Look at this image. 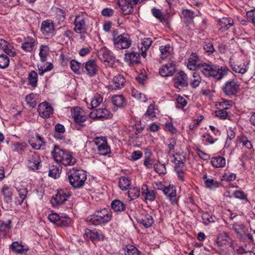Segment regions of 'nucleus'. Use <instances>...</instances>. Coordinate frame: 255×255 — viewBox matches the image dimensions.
<instances>
[{
    "instance_id": "obj_1",
    "label": "nucleus",
    "mask_w": 255,
    "mask_h": 255,
    "mask_svg": "<svg viewBox=\"0 0 255 255\" xmlns=\"http://www.w3.org/2000/svg\"><path fill=\"white\" fill-rule=\"evenodd\" d=\"M190 70L199 69L207 77H212L216 80H221L227 75L230 70L227 66L212 64L210 63L200 62L197 55L192 53L187 64Z\"/></svg>"
},
{
    "instance_id": "obj_2",
    "label": "nucleus",
    "mask_w": 255,
    "mask_h": 255,
    "mask_svg": "<svg viewBox=\"0 0 255 255\" xmlns=\"http://www.w3.org/2000/svg\"><path fill=\"white\" fill-rule=\"evenodd\" d=\"M67 175L70 185L75 189L82 187L87 179L85 171L75 167L70 169Z\"/></svg>"
},
{
    "instance_id": "obj_3",
    "label": "nucleus",
    "mask_w": 255,
    "mask_h": 255,
    "mask_svg": "<svg viewBox=\"0 0 255 255\" xmlns=\"http://www.w3.org/2000/svg\"><path fill=\"white\" fill-rule=\"evenodd\" d=\"M51 154L55 161L64 166H72L76 162V159L72 155V153L61 149L57 145L54 146Z\"/></svg>"
},
{
    "instance_id": "obj_4",
    "label": "nucleus",
    "mask_w": 255,
    "mask_h": 255,
    "mask_svg": "<svg viewBox=\"0 0 255 255\" xmlns=\"http://www.w3.org/2000/svg\"><path fill=\"white\" fill-rule=\"evenodd\" d=\"M112 218V213L108 209L103 208L96 210L87 221L94 225H105L109 222Z\"/></svg>"
},
{
    "instance_id": "obj_5",
    "label": "nucleus",
    "mask_w": 255,
    "mask_h": 255,
    "mask_svg": "<svg viewBox=\"0 0 255 255\" xmlns=\"http://www.w3.org/2000/svg\"><path fill=\"white\" fill-rule=\"evenodd\" d=\"M74 31L80 34V38L85 40L89 24L87 17L83 13L76 15L74 21Z\"/></svg>"
},
{
    "instance_id": "obj_6",
    "label": "nucleus",
    "mask_w": 255,
    "mask_h": 255,
    "mask_svg": "<svg viewBox=\"0 0 255 255\" xmlns=\"http://www.w3.org/2000/svg\"><path fill=\"white\" fill-rule=\"evenodd\" d=\"M113 43L116 49L121 50L129 48L131 46V40L128 34L124 33L114 38Z\"/></svg>"
},
{
    "instance_id": "obj_7",
    "label": "nucleus",
    "mask_w": 255,
    "mask_h": 255,
    "mask_svg": "<svg viewBox=\"0 0 255 255\" xmlns=\"http://www.w3.org/2000/svg\"><path fill=\"white\" fill-rule=\"evenodd\" d=\"M71 112L72 116L76 124V128L80 129V127L85 126L84 122L88 118V116L86 115L85 111L79 107L74 108Z\"/></svg>"
},
{
    "instance_id": "obj_8",
    "label": "nucleus",
    "mask_w": 255,
    "mask_h": 255,
    "mask_svg": "<svg viewBox=\"0 0 255 255\" xmlns=\"http://www.w3.org/2000/svg\"><path fill=\"white\" fill-rule=\"evenodd\" d=\"M239 89L240 84L234 79L227 81L223 87L224 93L230 97L235 96Z\"/></svg>"
},
{
    "instance_id": "obj_9",
    "label": "nucleus",
    "mask_w": 255,
    "mask_h": 255,
    "mask_svg": "<svg viewBox=\"0 0 255 255\" xmlns=\"http://www.w3.org/2000/svg\"><path fill=\"white\" fill-rule=\"evenodd\" d=\"M93 142L97 146L99 154L106 155L111 152L110 148L107 144L105 137H97L94 139Z\"/></svg>"
},
{
    "instance_id": "obj_10",
    "label": "nucleus",
    "mask_w": 255,
    "mask_h": 255,
    "mask_svg": "<svg viewBox=\"0 0 255 255\" xmlns=\"http://www.w3.org/2000/svg\"><path fill=\"white\" fill-rule=\"evenodd\" d=\"M49 220L59 227H67L71 223V219L67 216H60L56 213H51L48 216Z\"/></svg>"
},
{
    "instance_id": "obj_11",
    "label": "nucleus",
    "mask_w": 255,
    "mask_h": 255,
    "mask_svg": "<svg viewBox=\"0 0 255 255\" xmlns=\"http://www.w3.org/2000/svg\"><path fill=\"white\" fill-rule=\"evenodd\" d=\"M99 59L108 64H113L115 62V57L111 50L106 47H102L97 51Z\"/></svg>"
},
{
    "instance_id": "obj_12",
    "label": "nucleus",
    "mask_w": 255,
    "mask_h": 255,
    "mask_svg": "<svg viewBox=\"0 0 255 255\" xmlns=\"http://www.w3.org/2000/svg\"><path fill=\"white\" fill-rule=\"evenodd\" d=\"M70 196V195L66 192L61 190L58 191L57 194L52 197L51 203L53 207H58L64 204Z\"/></svg>"
},
{
    "instance_id": "obj_13",
    "label": "nucleus",
    "mask_w": 255,
    "mask_h": 255,
    "mask_svg": "<svg viewBox=\"0 0 255 255\" xmlns=\"http://www.w3.org/2000/svg\"><path fill=\"white\" fill-rule=\"evenodd\" d=\"M41 160L39 155L35 152L30 151L27 159V165L29 168L35 170L39 168Z\"/></svg>"
},
{
    "instance_id": "obj_14",
    "label": "nucleus",
    "mask_w": 255,
    "mask_h": 255,
    "mask_svg": "<svg viewBox=\"0 0 255 255\" xmlns=\"http://www.w3.org/2000/svg\"><path fill=\"white\" fill-rule=\"evenodd\" d=\"M118 4L120 7L121 12L125 15L129 14L133 11V3L131 0H118Z\"/></svg>"
},
{
    "instance_id": "obj_15",
    "label": "nucleus",
    "mask_w": 255,
    "mask_h": 255,
    "mask_svg": "<svg viewBox=\"0 0 255 255\" xmlns=\"http://www.w3.org/2000/svg\"><path fill=\"white\" fill-rule=\"evenodd\" d=\"M124 59L128 65L138 64L140 62V54L134 51L133 48H132L125 54Z\"/></svg>"
},
{
    "instance_id": "obj_16",
    "label": "nucleus",
    "mask_w": 255,
    "mask_h": 255,
    "mask_svg": "<svg viewBox=\"0 0 255 255\" xmlns=\"http://www.w3.org/2000/svg\"><path fill=\"white\" fill-rule=\"evenodd\" d=\"M176 71V64L174 62H169L162 65L159 70V73L162 77L172 76Z\"/></svg>"
},
{
    "instance_id": "obj_17",
    "label": "nucleus",
    "mask_w": 255,
    "mask_h": 255,
    "mask_svg": "<svg viewBox=\"0 0 255 255\" xmlns=\"http://www.w3.org/2000/svg\"><path fill=\"white\" fill-rule=\"evenodd\" d=\"M41 30L42 33L47 36L52 37L55 34L53 21L47 19L42 22L41 26Z\"/></svg>"
},
{
    "instance_id": "obj_18",
    "label": "nucleus",
    "mask_w": 255,
    "mask_h": 255,
    "mask_svg": "<svg viewBox=\"0 0 255 255\" xmlns=\"http://www.w3.org/2000/svg\"><path fill=\"white\" fill-rule=\"evenodd\" d=\"M90 117L93 119L103 120L110 117V111L106 108H99L94 110L90 114Z\"/></svg>"
},
{
    "instance_id": "obj_19",
    "label": "nucleus",
    "mask_w": 255,
    "mask_h": 255,
    "mask_svg": "<svg viewBox=\"0 0 255 255\" xmlns=\"http://www.w3.org/2000/svg\"><path fill=\"white\" fill-rule=\"evenodd\" d=\"M39 115L44 119H47L53 114V109L46 102L40 104L37 110Z\"/></svg>"
},
{
    "instance_id": "obj_20",
    "label": "nucleus",
    "mask_w": 255,
    "mask_h": 255,
    "mask_svg": "<svg viewBox=\"0 0 255 255\" xmlns=\"http://www.w3.org/2000/svg\"><path fill=\"white\" fill-rule=\"evenodd\" d=\"M126 80L121 74L115 76L110 83L109 87L112 90H119L122 88L125 84Z\"/></svg>"
},
{
    "instance_id": "obj_21",
    "label": "nucleus",
    "mask_w": 255,
    "mask_h": 255,
    "mask_svg": "<svg viewBox=\"0 0 255 255\" xmlns=\"http://www.w3.org/2000/svg\"><path fill=\"white\" fill-rule=\"evenodd\" d=\"M174 81L176 86L180 87H185L188 86V78L187 75L182 71L178 72L174 78Z\"/></svg>"
},
{
    "instance_id": "obj_22",
    "label": "nucleus",
    "mask_w": 255,
    "mask_h": 255,
    "mask_svg": "<svg viewBox=\"0 0 255 255\" xmlns=\"http://www.w3.org/2000/svg\"><path fill=\"white\" fill-rule=\"evenodd\" d=\"M36 44V40L34 38L28 36L24 38L21 47L25 52H30L33 50Z\"/></svg>"
},
{
    "instance_id": "obj_23",
    "label": "nucleus",
    "mask_w": 255,
    "mask_h": 255,
    "mask_svg": "<svg viewBox=\"0 0 255 255\" xmlns=\"http://www.w3.org/2000/svg\"><path fill=\"white\" fill-rule=\"evenodd\" d=\"M163 193L170 200L171 204H174L177 202L176 190L174 186L169 185L163 189Z\"/></svg>"
},
{
    "instance_id": "obj_24",
    "label": "nucleus",
    "mask_w": 255,
    "mask_h": 255,
    "mask_svg": "<svg viewBox=\"0 0 255 255\" xmlns=\"http://www.w3.org/2000/svg\"><path fill=\"white\" fill-rule=\"evenodd\" d=\"M85 68L87 74L90 76H93L97 74L98 67L96 62L94 60L91 59L86 62Z\"/></svg>"
},
{
    "instance_id": "obj_25",
    "label": "nucleus",
    "mask_w": 255,
    "mask_h": 255,
    "mask_svg": "<svg viewBox=\"0 0 255 255\" xmlns=\"http://www.w3.org/2000/svg\"><path fill=\"white\" fill-rule=\"evenodd\" d=\"M11 221L0 220V237L4 238L11 229Z\"/></svg>"
},
{
    "instance_id": "obj_26",
    "label": "nucleus",
    "mask_w": 255,
    "mask_h": 255,
    "mask_svg": "<svg viewBox=\"0 0 255 255\" xmlns=\"http://www.w3.org/2000/svg\"><path fill=\"white\" fill-rule=\"evenodd\" d=\"M219 29L222 31L228 30L234 24V20L229 17H224L218 21Z\"/></svg>"
},
{
    "instance_id": "obj_27",
    "label": "nucleus",
    "mask_w": 255,
    "mask_h": 255,
    "mask_svg": "<svg viewBox=\"0 0 255 255\" xmlns=\"http://www.w3.org/2000/svg\"><path fill=\"white\" fill-rule=\"evenodd\" d=\"M137 221L139 223L143 225V226L146 228L150 227L153 223L152 216L147 214L142 215L140 217L138 218Z\"/></svg>"
},
{
    "instance_id": "obj_28",
    "label": "nucleus",
    "mask_w": 255,
    "mask_h": 255,
    "mask_svg": "<svg viewBox=\"0 0 255 255\" xmlns=\"http://www.w3.org/2000/svg\"><path fill=\"white\" fill-rule=\"evenodd\" d=\"M11 250L18 254H22L26 252L28 248L26 246L22 245L18 242H14L10 245Z\"/></svg>"
},
{
    "instance_id": "obj_29",
    "label": "nucleus",
    "mask_w": 255,
    "mask_h": 255,
    "mask_svg": "<svg viewBox=\"0 0 255 255\" xmlns=\"http://www.w3.org/2000/svg\"><path fill=\"white\" fill-rule=\"evenodd\" d=\"M203 179L204 180L205 187L210 190L214 189L219 186L218 181L214 180L211 177L208 178L207 174L203 175Z\"/></svg>"
},
{
    "instance_id": "obj_30",
    "label": "nucleus",
    "mask_w": 255,
    "mask_h": 255,
    "mask_svg": "<svg viewBox=\"0 0 255 255\" xmlns=\"http://www.w3.org/2000/svg\"><path fill=\"white\" fill-rule=\"evenodd\" d=\"M232 229L240 239L244 236V233L247 230L245 226L243 224L239 222L233 224Z\"/></svg>"
},
{
    "instance_id": "obj_31",
    "label": "nucleus",
    "mask_w": 255,
    "mask_h": 255,
    "mask_svg": "<svg viewBox=\"0 0 255 255\" xmlns=\"http://www.w3.org/2000/svg\"><path fill=\"white\" fill-rule=\"evenodd\" d=\"M87 236L92 240L97 239L98 240H102L104 238V235L100 231H97L96 230H91L87 229L85 232Z\"/></svg>"
},
{
    "instance_id": "obj_32",
    "label": "nucleus",
    "mask_w": 255,
    "mask_h": 255,
    "mask_svg": "<svg viewBox=\"0 0 255 255\" xmlns=\"http://www.w3.org/2000/svg\"><path fill=\"white\" fill-rule=\"evenodd\" d=\"M111 102L117 107L121 108L126 105L125 98L122 95H114L111 99Z\"/></svg>"
},
{
    "instance_id": "obj_33",
    "label": "nucleus",
    "mask_w": 255,
    "mask_h": 255,
    "mask_svg": "<svg viewBox=\"0 0 255 255\" xmlns=\"http://www.w3.org/2000/svg\"><path fill=\"white\" fill-rule=\"evenodd\" d=\"M28 85L33 88H35L37 86L38 74L34 70L30 71L27 77Z\"/></svg>"
},
{
    "instance_id": "obj_34",
    "label": "nucleus",
    "mask_w": 255,
    "mask_h": 255,
    "mask_svg": "<svg viewBox=\"0 0 255 255\" xmlns=\"http://www.w3.org/2000/svg\"><path fill=\"white\" fill-rule=\"evenodd\" d=\"M142 195L145 200L153 201L155 198V192L153 190H150L146 185H144L142 188Z\"/></svg>"
},
{
    "instance_id": "obj_35",
    "label": "nucleus",
    "mask_w": 255,
    "mask_h": 255,
    "mask_svg": "<svg viewBox=\"0 0 255 255\" xmlns=\"http://www.w3.org/2000/svg\"><path fill=\"white\" fill-rule=\"evenodd\" d=\"M1 192L3 196L4 201L7 203H11L12 195V189L7 186H4L1 189Z\"/></svg>"
},
{
    "instance_id": "obj_36",
    "label": "nucleus",
    "mask_w": 255,
    "mask_h": 255,
    "mask_svg": "<svg viewBox=\"0 0 255 255\" xmlns=\"http://www.w3.org/2000/svg\"><path fill=\"white\" fill-rule=\"evenodd\" d=\"M211 163L214 167H223L226 164V159L224 157L222 156H215L212 157L211 159Z\"/></svg>"
},
{
    "instance_id": "obj_37",
    "label": "nucleus",
    "mask_w": 255,
    "mask_h": 255,
    "mask_svg": "<svg viewBox=\"0 0 255 255\" xmlns=\"http://www.w3.org/2000/svg\"><path fill=\"white\" fill-rule=\"evenodd\" d=\"M111 207L115 212H121L125 210L126 205L119 200H115L111 203Z\"/></svg>"
},
{
    "instance_id": "obj_38",
    "label": "nucleus",
    "mask_w": 255,
    "mask_h": 255,
    "mask_svg": "<svg viewBox=\"0 0 255 255\" xmlns=\"http://www.w3.org/2000/svg\"><path fill=\"white\" fill-rule=\"evenodd\" d=\"M172 48L170 44L162 45L160 46L159 50L161 52L160 58L162 60H164L171 55V50Z\"/></svg>"
},
{
    "instance_id": "obj_39",
    "label": "nucleus",
    "mask_w": 255,
    "mask_h": 255,
    "mask_svg": "<svg viewBox=\"0 0 255 255\" xmlns=\"http://www.w3.org/2000/svg\"><path fill=\"white\" fill-rule=\"evenodd\" d=\"M17 191L18 193L19 199H15V203L17 205H21L24 199H25L27 194V190L25 188L21 189H18L16 188Z\"/></svg>"
},
{
    "instance_id": "obj_40",
    "label": "nucleus",
    "mask_w": 255,
    "mask_h": 255,
    "mask_svg": "<svg viewBox=\"0 0 255 255\" xmlns=\"http://www.w3.org/2000/svg\"><path fill=\"white\" fill-rule=\"evenodd\" d=\"M230 240L228 234L226 232H223L219 234L217 240V243L219 246H222Z\"/></svg>"
},
{
    "instance_id": "obj_41",
    "label": "nucleus",
    "mask_w": 255,
    "mask_h": 255,
    "mask_svg": "<svg viewBox=\"0 0 255 255\" xmlns=\"http://www.w3.org/2000/svg\"><path fill=\"white\" fill-rule=\"evenodd\" d=\"M7 42L5 40L1 39L0 47L1 48L4 52L10 56L13 57L16 55L15 52L10 49L7 46Z\"/></svg>"
},
{
    "instance_id": "obj_42",
    "label": "nucleus",
    "mask_w": 255,
    "mask_h": 255,
    "mask_svg": "<svg viewBox=\"0 0 255 255\" xmlns=\"http://www.w3.org/2000/svg\"><path fill=\"white\" fill-rule=\"evenodd\" d=\"M166 144L168 147V154H172V155H174V153L175 152V147L176 144V139L174 138H169L166 141Z\"/></svg>"
},
{
    "instance_id": "obj_43",
    "label": "nucleus",
    "mask_w": 255,
    "mask_h": 255,
    "mask_svg": "<svg viewBox=\"0 0 255 255\" xmlns=\"http://www.w3.org/2000/svg\"><path fill=\"white\" fill-rule=\"evenodd\" d=\"M152 42V40L150 38H145L142 40L141 47V55L145 58L146 57V51L148 49Z\"/></svg>"
},
{
    "instance_id": "obj_44",
    "label": "nucleus",
    "mask_w": 255,
    "mask_h": 255,
    "mask_svg": "<svg viewBox=\"0 0 255 255\" xmlns=\"http://www.w3.org/2000/svg\"><path fill=\"white\" fill-rule=\"evenodd\" d=\"M130 185V181L126 176H122L119 181V186L122 190H126Z\"/></svg>"
},
{
    "instance_id": "obj_45",
    "label": "nucleus",
    "mask_w": 255,
    "mask_h": 255,
    "mask_svg": "<svg viewBox=\"0 0 255 255\" xmlns=\"http://www.w3.org/2000/svg\"><path fill=\"white\" fill-rule=\"evenodd\" d=\"M83 65L81 63L75 60H72L70 63V67L71 70L76 74H79L81 73L80 69Z\"/></svg>"
},
{
    "instance_id": "obj_46",
    "label": "nucleus",
    "mask_w": 255,
    "mask_h": 255,
    "mask_svg": "<svg viewBox=\"0 0 255 255\" xmlns=\"http://www.w3.org/2000/svg\"><path fill=\"white\" fill-rule=\"evenodd\" d=\"M103 101V98L101 96V95L96 94L94 97L93 98L92 100L91 101V108L89 107V108L94 109L95 108L97 107L101 103H102Z\"/></svg>"
},
{
    "instance_id": "obj_47",
    "label": "nucleus",
    "mask_w": 255,
    "mask_h": 255,
    "mask_svg": "<svg viewBox=\"0 0 255 255\" xmlns=\"http://www.w3.org/2000/svg\"><path fill=\"white\" fill-rule=\"evenodd\" d=\"M49 53V47L47 45H42L40 47L39 56L41 60L44 62L46 60V57Z\"/></svg>"
},
{
    "instance_id": "obj_48",
    "label": "nucleus",
    "mask_w": 255,
    "mask_h": 255,
    "mask_svg": "<svg viewBox=\"0 0 255 255\" xmlns=\"http://www.w3.org/2000/svg\"><path fill=\"white\" fill-rule=\"evenodd\" d=\"M230 64L231 68L235 72L243 74L247 72L246 66L245 65L243 66L238 65L236 64H232L231 59H230Z\"/></svg>"
},
{
    "instance_id": "obj_49",
    "label": "nucleus",
    "mask_w": 255,
    "mask_h": 255,
    "mask_svg": "<svg viewBox=\"0 0 255 255\" xmlns=\"http://www.w3.org/2000/svg\"><path fill=\"white\" fill-rule=\"evenodd\" d=\"M144 117L146 119L152 120L155 117V113L154 112V106L150 104L147 108L146 112L144 115Z\"/></svg>"
},
{
    "instance_id": "obj_50",
    "label": "nucleus",
    "mask_w": 255,
    "mask_h": 255,
    "mask_svg": "<svg viewBox=\"0 0 255 255\" xmlns=\"http://www.w3.org/2000/svg\"><path fill=\"white\" fill-rule=\"evenodd\" d=\"M182 14L183 18L189 22H191L195 17L194 12L187 9L183 10Z\"/></svg>"
},
{
    "instance_id": "obj_51",
    "label": "nucleus",
    "mask_w": 255,
    "mask_h": 255,
    "mask_svg": "<svg viewBox=\"0 0 255 255\" xmlns=\"http://www.w3.org/2000/svg\"><path fill=\"white\" fill-rule=\"evenodd\" d=\"M201 81V77L200 75L194 72L192 75V78L191 79L190 84L194 87H198Z\"/></svg>"
},
{
    "instance_id": "obj_52",
    "label": "nucleus",
    "mask_w": 255,
    "mask_h": 255,
    "mask_svg": "<svg viewBox=\"0 0 255 255\" xmlns=\"http://www.w3.org/2000/svg\"><path fill=\"white\" fill-rule=\"evenodd\" d=\"M9 59L4 54H0V68L4 69L9 66Z\"/></svg>"
},
{
    "instance_id": "obj_53",
    "label": "nucleus",
    "mask_w": 255,
    "mask_h": 255,
    "mask_svg": "<svg viewBox=\"0 0 255 255\" xmlns=\"http://www.w3.org/2000/svg\"><path fill=\"white\" fill-rule=\"evenodd\" d=\"M53 68V65L51 63H47L43 66L38 67L39 74L43 76L44 73L51 71Z\"/></svg>"
},
{
    "instance_id": "obj_54",
    "label": "nucleus",
    "mask_w": 255,
    "mask_h": 255,
    "mask_svg": "<svg viewBox=\"0 0 255 255\" xmlns=\"http://www.w3.org/2000/svg\"><path fill=\"white\" fill-rule=\"evenodd\" d=\"M251 249L252 248L250 245L245 244L239 246L238 249H236V251L240 254L246 255L250 250H251Z\"/></svg>"
},
{
    "instance_id": "obj_55",
    "label": "nucleus",
    "mask_w": 255,
    "mask_h": 255,
    "mask_svg": "<svg viewBox=\"0 0 255 255\" xmlns=\"http://www.w3.org/2000/svg\"><path fill=\"white\" fill-rule=\"evenodd\" d=\"M139 188L137 187L130 188L128 191V197L131 199H134L137 198L139 195Z\"/></svg>"
},
{
    "instance_id": "obj_56",
    "label": "nucleus",
    "mask_w": 255,
    "mask_h": 255,
    "mask_svg": "<svg viewBox=\"0 0 255 255\" xmlns=\"http://www.w3.org/2000/svg\"><path fill=\"white\" fill-rule=\"evenodd\" d=\"M125 255H139L138 250L134 246L129 245L126 247Z\"/></svg>"
},
{
    "instance_id": "obj_57",
    "label": "nucleus",
    "mask_w": 255,
    "mask_h": 255,
    "mask_svg": "<svg viewBox=\"0 0 255 255\" xmlns=\"http://www.w3.org/2000/svg\"><path fill=\"white\" fill-rule=\"evenodd\" d=\"M25 102L30 107L34 108L36 103L35 100V95L33 93H30L25 97Z\"/></svg>"
},
{
    "instance_id": "obj_58",
    "label": "nucleus",
    "mask_w": 255,
    "mask_h": 255,
    "mask_svg": "<svg viewBox=\"0 0 255 255\" xmlns=\"http://www.w3.org/2000/svg\"><path fill=\"white\" fill-rule=\"evenodd\" d=\"M203 48L205 52L209 54L213 53L215 51V49L212 43L210 40H206L204 42Z\"/></svg>"
},
{
    "instance_id": "obj_59",
    "label": "nucleus",
    "mask_w": 255,
    "mask_h": 255,
    "mask_svg": "<svg viewBox=\"0 0 255 255\" xmlns=\"http://www.w3.org/2000/svg\"><path fill=\"white\" fill-rule=\"evenodd\" d=\"M153 168L156 172L159 174H164L166 173V167L164 164H154Z\"/></svg>"
},
{
    "instance_id": "obj_60",
    "label": "nucleus",
    "mask_w": 255,
    "mask_h": 255,
    "mask_svg": "<svg viewBox=\"0 0 255 255\" xmlns=\"http://www.w3.org/2000/svg\"><path fill=\"white\" fill-rule=\"evenodd\" d=\"M223 109L216 111L215 112L216 116L220 118L221 119L225 120L228 116L227 110L229 109V107L223 106Z\"/></svg>"
},
{
    "instance_id": "obj_61",
    "label": "nucleus",
    "mask_w": 255,
    "mask_h": 255,
    "mask_svg": "<svg viewBox=\"0 0 255 255\" xmlns=\"http://www.w3.org/2000/svg\"><path fill=\"white\" fill-rule=\"evenodd\" d=\"M61 171V166L60 164L58 165V166L53 167V168L50 169L49 171V176L56 178L57 177L59 176V174Z\"/></svg>"
},
{
    "instance_id": "obj_62",
    "label": "nucleus",
    "mask_w": 255,
    "mask_h": 255,
    "mask_svg": "<svg viewBox=\"0 0 255 255\" xmlns=\"http://www.w3.org/2000/svg\"><path fill=\"white\" fill-rule=\"evenodd\" d=\"M187 102L183 97L178 95L176 98V107L177 108H183L186 106Z\"/></svg>"
},
{
    "instance_id": "obj_63",
    "label": "nucleus",
    "mask_w": 255,
    "mask_h": 255,
    "mask_svg": "<svg viewBox=\"0 0 255 255\" xmlns=\"http://www.w3.org/2000/svg\"><path fill=\"white\" fill-rule=\"evenodd\" d=\"M233 195L236 198L245 200L246 201H248L247 195L245 194V193L241 190L235 191L233 193Z\"/></svg>"
},
{
    "instance_id": "obj_64",
    "label": "nucleus",
    "mask_w": 255,
    "mask_h": 255,
    "mask_svg": "<svg viewBox=\"0 0 255 255\" xmlns=\"http://www.w3.org/2000/svg\"><path fill=\"white\" fill-rule=\"evenodd\" d=\"M203 140L210 144H213L217 138L213 137L210 133H206L202 136Z\"/></svg>"
}]
</instances>
